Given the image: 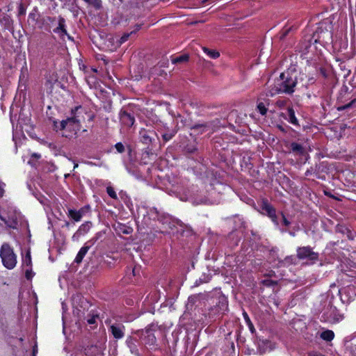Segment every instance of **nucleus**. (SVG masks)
Returning a JSON list of instances; mask_svg holds the SVG:
<instances>
[{
    "label": "nucleus",
    "mask_w": 356,
    "mask_h": 356,
    "mask_svg": "<svg viewBox=\"0 0 356 356\" xmlns=\"http://www.w3.org/2000/svg\"><path fill=\"white\" fill-rule=\"evenodd\" d=\"M298 83L296 76L290 74L289 72H282L280 76L275 79L273 85L270 86L269 93L274 96L279 93L291 95L294 92L295 87Z\"/></svg>",
    "instance_id": "1"
},
{
    "label": "nucleus",
    "mask_w": 356,
    "mask_h": 356,
    "mask_svg": "<svg viewBox=\"0 0 356 356\" xmlns=\"http://www.w3.org/2000/svg\"><path fill=\"white\" fill-rule=\"evenodd\" d=\"M0 257L3 266L8 269H13L17 264L16 255L8 243H3L0 250Z\"/></svg>",
    "instance_id": "2"
},
{
    "label": "nucleus",
    "mask_w": 356,
    "mask_h": 356,
    "mask_svg": "<svg viewBox=\"0 0 356 356\" xmlns=\"http://www.w3.org/2000/svg\"><path fill=\"white\" fill-rule=\"evenodd\" d=\"M297 257L300 259L314 261L318 259V253L309 247H302L297 250Z\"/></svg>",
    "instance_id": "3"
},
{
    "label": "nucleus",
    "mask_w": 356,
    "mask_h": 356,
    "mask_svg": "<svg viewBox=\"0 0 356 356\" xmlns=\"http://www.w3.org/2000/svg\"><path fill=\"white\" fill-rule=\"evenodd\" d=\"M155 331V327L153 325H149L145 330L138 332L140 333V337L144 340L146 344L154 345L156 343V337L154 336V332Z\"/></svg>",
    "instance_id": "4"
},
{
    "label": "nucleus",
    "mask_w": 356,
    "mask_h": 356,
    "mask_svg": "<svg viewBox=\"0 0 356 356\" xmlns=\"http://www.w3.org/2000/svg\"><path fill=\"white\" fill-rule=\"evenodd\" d=\"M60 129H69L70 131H76L80 129V120L77 116L68 118L63 120L60 124Z\"/></svg>",
    "instance_id": "5"
},
{
    "label": "nucleus",
    "mask_w": 356,
    "mask_h": 356,
    "mask_svg": "<svg viewBox=\"0 0 356 356\" xmlns=\"http://www.w3.org/2000/svg\"><path fill=\"white\" fill-rule=\"evenodd\" d=\"M323 321L330 323H336L342 319V316L337 314L334 309H331L330 311L322 316Z\"/></svg>",
    "instance_id": "6"
},
{
    "label": "nucleus",
    "mask_w": 356,
    "mask_h": 356,
    "mask_svg": "<svg viewBox=\"0 0 356 356\" xmlns=\"http://www.w3.org/2000/svg\"><path fill=\"white\" fill-rule=\"evenodd\" d=\"M261 209L266 213V214L272 219L275 223L277 225L278 224L275 209L272 205L268 204L267 201H264L261 205Z\"/></svg>",
    "instance_id": "7"
},
{
    "label": "nucleus",
    "mask_w": 356,
    "mask_h": 356,
    "mask_svg": "<svg viewBox=\"0 0 356 356\" xmlns=\"http://www.w3.org/2000/svg\"><path fill=\"white\" fill-rule=\"evenodd\" d=\"M211 122L195 124L191 128L192 131L191 135L202 134L209 130L211 128Z\"/></svg>",
    "instance_id": "8"
},
{
    "label": "nucleus",
    "mask_w": 356,
    "mask_h": 356,
    "mask_svg": "<svg viewBox=\"0 0 356 356\" xmlns=\"http://www.w3.org/2000/svg\"><path fill=\"white\" fill-rule=\"evenodd\" d=\"M120 116V121L124 125L130 127L134 124L135 120L134 117L131 113L125 111H122Z\"/></svg>",
    "instance_id": "9"
},
{
    "label": "nucleus",
    "mask_w": 356,
    "mask_h": 356,
    "mask_svg": "<svg viewBox=\"0 0 356 356\" xmlns=\"http://www.w3.org/2000/svg\"><path fill=\"white\" fill-rule=\"evenodd\" d=\"M124 326L121 325H112L110 327L111 332L116 339H122L124 337Z\"/></svg>",
    "instance_id": "10"
},
{
    "label": "nucleus",
    "mask_w": 356,
    "mask_h": 356,
    "mask_svg": "<svg viewBox=\"0 0 356 356\" xmlns=\"http://www.w3.org/2000/svg\"><path fill=\"white\" fill-rule=\"evenodd\" d=\"M317 36V38L315 39V42H323L328 38L331 37V33L328 31H324L321 28H318L316 33L314 34V36Z\"/></svg>",
    "instance_id": "11"
},
{
    "label": "nucleus",
    "mask_w": 356,
    "mask_h": 356,
    "mask_svg": "<svg viewBox=\"0 0 356 356\" xmlns=\"http://www.w3.org/2000/svg\"><path fill=\"white\" fill-rule=\"evenodd\" d=\"M154 135V133L151 131H142L140 132L141 136V141L142 143L145 144H149L152 142L153 139V136Z\"/></svg>",
    "instance_id": "12"
},
{
    "label": "nucleus",
    "mask_w": 356,
    "mask_h": 356,
    "mask_svg": "<svg viewBox=\"0 0 356 356\" xmlns=\"http://www.w3.org/2000/svg\"><path fill=\"white\" fill-rule=\"evenodd\" d=\"M299 79L300 82H302V86L305 88L315 83V79L313 76H309L306 74H301Z\"/></svg>",
    "instance_id": "13"
},
{
    "label": "nucleus",
    "mask_w": 356,
    "mask_h": 356,
    "mask_svg": "<svg viewBox=\"0 0 356 356\" xmlns=\"http://www.w3.org/2000/svg\"><path fill=\"white\" fill-rule=\"evenodd\" d=\"M90 247L89 246H83L81 248V250H79V252H78L75 259H74V261L76 263V264H80L83 257H85V255L86 254V253L88 252V250H89Z\"/></svg>",
    "instance_id": "14"
},
{
    "label": "nucleus",
    "mask_w": 356,
    "mask_h": 356,
    "mask_svg": "<svg viewBox=\"0 0 356 356\" xmlns=\"http://www.w3.org/2000/svg\"><path fill=\"white\" fill-rule=\"evenodd\" d=\"M290 149L293 153L299 155H302L305 152L302 145L297 143H292L290 145Z\"/></svg>",
    "instance_id": "15"
},
{
    "label": "nucleus",
    "mask_w": 356,
    "mask_h": 356,
    "mask_svg": "<svg viewBox=\"0 0 356 356\" xmlns=\"http://www.w3.org/2000/svg\"><path fill=\"white\" fill-rule=\"evenodd\" d=\"M189 60V55L188 54H183L179 56H177L176 58H174L172 59V63L173 64H181V63H187Z\"/></svg>",
    "instance_id": "16"
},
{
    "label": "nucleus",
    "mask_w": 356,
    "mask_h": 356,
    "mask_svg": "<svg viewBox=\"0 0 356 356\" xmlns=\"http://www.w3.org/2000/svg\"><path fill=\"white\" fill-rule=\"evenodd\" d=\"M287 115L289 116V121L294 124V125H298V121L297 120V118H296L295 116V111L294 110L291 108V107H289L288 109H287Z\"/></svg>",
    "instance_id": "17"
},
{
    "label": "nucleus",
    "mask_w": 356,
    "mask_h": 356,
    "mask_svg": "<svg viewBox=\"0 0 356 356\" xmlns=\"http://www.w3.org/2000/svg\"><path fill=\"white\" fill-rule=\"evenodd\" d=\"M69 216L73 220H74V221L78 222L81 220L82 217V213L80 211H77L76 210L70 209Z\"/></svg>",
    "instance_id": "18"
},
{
    "label": "nucleus",
    "mask_w": 356,
    "mask_h": 356,
    "mask_svg": "<svg viewBox=\"0 0 356 356\" xmlns=\"http://www.w3.org/2000/svg\"><path fill=\"white\" fill-rule=\"evenodd\" d=\"M334 334L332 330H326L321 333V337L327 341H330L334 339Z\"/></svg>",
    "instance_id": "19"
},
{
    "label": "nucleus",
    "mask_w": 356,
    "mask_h": 356,
    "mask_svg": "<svg viewBox=\"0 0 356 356\" xmlns=\"http://www.w3.org/2000/svg\"><path fill=\"white\" fill-rule=\"evenodd\" d=\"M203 51L211 58H217L220 56V53L217 51L211 50L207 47H204Z\"/></svg>",
    "instance_id": "20"
},
{
    "label": "nucleus",
    "mask_w": 356,
    "mask_h": 356,
    "mask_svg": "<svg viewBox=\"0 0 356 356\" xmlns=\"http://www.w3.org/2000/svg\"><path fill=\"white\" fill-rule=\"evenodd\" d=\"M60 31L63 33L67 35V31L65 29V19L63 17H60L58 19V26L55 30Z\"/></svg>",
    "instance_id": "21"
},
{
    "label": "nucleus",
    "mask_w": 356,
    "mask_h": 356,
    "mask_svg": "<svg viewBox=\"0 0 356 356\" xmlns=\"http://www.w3.org/2000/svg\"><path fill=\"white\" fill-rule=\"evenodd\" d=\"M88 4L92 6L96 9H100L102 7L101 0H84Z\"/></svg>",
    "instance_id": "22"
},
{
    "label": "nucleus",
    "mask_w": 356,
    "mask_h": 356,
    "mask_svg": "<svg viewBox=\"0 0 356 356\" xmlns=\"http://www.w3.org/2000/svg\"><path fill=\"white\" fill-rule=\"evenodd\" d=\"M23 266L27 268L31 267V257L29 252L26 253L25 258L23 259Z\"/></svg>",
    "instance_id": "23"
},
{
    "label": "nucleus",
    "mask_w": 356,
    "mask_h": 356,
    "mask_svg": "<svg viewBox=\"0 0 356 356\" xmlns=\"http://www.w3.org/2000/svg\"><path fill=\"white\" fill-rule=\"evenodd\" d=\"M293 30V26L289 27L286 29L282 30L279 35L280 40H282L285 38L286 35Z\"/></svg>",
    "instance_id": "24"
},
{
    "label": "nucleus",
    "mask_w": 356,
    "mask_h": 356,
    "mask_svg": "<svg viewBox=\"0 0 356 356\" xmlns=\"http://www.w3.org/2000/svg\"><path fill=\"white\" fill-rule=\"evenodd\" d=\"M99 318L98 314H92L87 319V322L89 325L96 324V319Z\"/></svg>",
    "instance_id": "25"
},
{
    "label": "nucleus",
    "mask_w": 356,
    "mask_h": 356,
    "mask_svg": "<svg viewBox=\"0 0 356 356\" xmlns=\"http://www.w3.org/2000/svg\"><path fill=\"white\" fill-rule=\"evenodd\" d=\"M257 109L259 111V112L262 115H265L267 113V108H266L265 105L264 103L262 102H260L258 105H257Z\"/></svg>",
    "instance_id": "26"
},
{
    "label": "nucleus",
    "mask_w": 356,
    "mask_h": 356,
    "mask_svg": "<svg viewBox=\"0 0 356 356\" xmlns=\"http://www.w3.org/2000/svg\"><path fill=\"white\" fill-rule=\"evenodd\" d=\"M106 191L111 197H112L113 199H117V194L115 192L113 188H112L111 186H108L106 188Z\"/></svg>",
    "instance_id": "27"
},
{
    "label": "nucleus",
    "mask_w": 356,
    "mask_h": 356,
    "mask_svg": "<svg viewBox=\"0 0 356 356\" xmlns=\"http://www.w3.org/2000/svg\"><path fill=\"white\" fill-rule=\"evenodd\" d=\"M175 135V131H172V132H167V133H165L163 134V138L165 141H168L169 140H170Z\"/></svg>",
    "instance_id": "28"
},
{
    "label": "nucleus",
    "mask_w": 356,
    "mask_h": 356,
    "mask_svg": "<svg viewBox=\"0 0 356 356\" xmlns=\"http://www.w3.org/2000/svg\"><path fill=\"white\" fill-rule=\"evenodd\" d=\"M25 276L27 280H31L33 276L31 267H29L25 270Z\"/></svg>",
    "instance_id": "29"
},
{
    "label": "nucleus",
    "mask_w": 356,
    "mask_h": 356,
    "mask_svg": "<svg viewBox=\"0 0 356 356\" xmlns=\"http://www.w3.org/2000/svg\"><path fill=\"white\" fill-rule=\"evenodd\" d=\"M135 31H131V33H124V35L120 38V40H119V43H120V44H121L124 43V42H126V41L128 40V38H129V37L130 36V35H131V33H134Z\"/></svg>",
    "instance_id": "30"
},
{
    "label": "nucleus",
    "mask_w": 356,
    "mask_h": 356,
    "mask_svg": "<svg viewBox=\"0 0 356 356\" xmlns=\"http://www.w3.org/2000/svg\"><path fill=\"white\" fill-rule=\"evenodd\" d=\"M115 148H116L117 151L120 153H122L124 152V146L123 145V144L122 143H118L115 145Z\"/></svg>",
    "instance_id": "31"
},
{
    "label": "nucleus",
    "mask_w": 356,
    "mask_h": 356,
    "mask_svg": "<svg viewBox=\"0 0 356 356\" xmlns=\"http://www.w3.org/2000/svg\"><path fill=\"white\" fill-rule=\"evenodd\" d=\"M286 102L285 100H277L276 102V106L279 108H283L286 106Z\"/></svg>",
    "instance_id": "32"
},
{
    "label": "nucleus",
    "mask_w": 356,
    "mask_h": 356,
    "mask_svg": "<svg viewBox=\"0 0 356 356\" xmlns=\"http://www.w3.org/2000/svg\"><path fill=\"white\" fill-rule=\"evenodd\" d=\"M354 101L355 100L352 101L349 104H346L344 106H339L338 108H337L338 111H342V110H344V109H346L347 108H349L352 105V104L354 102Z\"/></svg>",
    "instance_id": "33"
},
{
    "label": "nucleus",
    "mask_w": 356,
    "mask_h": 356,
    "mask_svg": "<svg viewBox=\"0 0 356 356\" xmlns=\"http://www.w3.org/2000/svg\"><path fill=\"white\" fill-rule=\"evenodd\" d=\"M248 326H249V328L251 331L252 333H254L255 332V329L254 327V325L252 323V322L250 321V318H248Z\"/></svg>",
    "instance_id": "34"
},
{
    "label": "nucleus",
    "mask_w": 356,
    "mask_h": 356,
    "mask_svg": "<svg viewBox=\"0 0 356 356\" xmlns=\"http://www.w3.org/2000/svg\"><path fill=\"white\" fill-rule=\"evenodd\" d=\"M282 220L283 223L285 226H289L290 225V222L285 218V216L282 214Z\"/></svg>",
    "instance_id": "35"
},
{
    "label": "nucleus",
    "mask_w": 356,
    "mask_h": 356,
    "mask_svg": "<svg viewBox=\"0 0 356 356\" xmlns=\"http://www.w3.org/2000/svg\"><path fill=\"white\" fill-rule=\"evenodd\" d=\"M149 154H152V153H151L148 150H145L143 153V159H146L147 157H148L149 156Z\"/></svg>",
    "instance_id": "36"
},
{
    "label": "nucleus",
    "mask_w": 356,
    "mask_h": 356,
    "mask_svg": "<svg viewBox=\"0 0 356 356\" xmlns=\"http://www.w3.org/2000/svg\"><path fill=\"white\" fill-rule=\"evenodd\" d=\"M31 157L33 158H35L36 159H38L40 158V154H37V153H33L32 155H31Z\"/></svg>",
    "instance_id": "37"
},
{
    "label": "nucleus",
    "mask_w": 356,
    "mask_h": 356,
    "mask_svg": "<svg viewBox=\"0 0 356 356\" xmlns=\"http://www.w3.org/2000/svg\"><path fill=\"white\" fill-rule=\"evenodd\" d=\"M309 356H324L323 355H321V353H312L309 354Z\"/></svg>",
    "instance_id": "38"
},
{
    "label": "nucleus",
    "mask_w": 356,
    "mask_h": 356,
    "mask_svg": "<svg viewBox=\"0 0 356 356\" xmlns=\"http://www.w3.org/2000/svg\"><path fill=\"white\" fill-rule=\"evenodd\" d=\"M244 317H245V318L246 320V322L248 323V318H249V317H248V314L246 313H244Z\"/></svg>",
    "instance_id": "39"
},
{
    "label": "nucleus",
    "mask_w": 356,
    "mask_h": 356,
    "mask_svg": "<svg viewBox=\"0 0 356 356\" xmlns=\"http://www.w3.org/2000/svg\"><path fill=\"white\" fill-rule=\"evenodd\" d=\"M321 74H323V76H325L326 74H325V72L323 69H321Z\"/></svg>",
    "instance_id": "40"
},
{
    "label": "nucleus",
    "mask_w": 356,
    "mask_h": 356,
    "mask_svg": "<svg viewBox=\"0 0 356 356\" xmlns=\"http://www.w3.org/2000/svg\"><path fill=\"white\" fill-rule=\"evenodd\" d=\"M278 128L282 131H285V130L282 128V126H279Z\"/></svg>",
    "instance_id": "41"
},
{
    "label": "nucleus",
    "mask_w": 356,
    "mask_h": 356,
    "mask_svg": "<svg viewBox=\"0 0 356 356\" xmlns=\"http://www.w3.org/2000/svg\"><path fill=\"white\" fill-rule=\"evenodd\" d=\"M140 25H138H138H136V31H137V30H139V29H140Z\"/></svg>",
    "instance_id": "42"
},
{
    "label": "nucleus",
    "mask_w": 356,
    "mask_h": 356,
    "mask_svg": "<svg viewBox=\"0 0 356 356\" xmlns=\"http://www.w3.org/2000/svg\"><path fill=\"white\" fill-rule=\"evenodd\" d=\"M77 167H78V164L76 163V164L74 165V168H76Z\"/></svg>",
    "instance_id": "43"
},
{
    "label": "nucleus",
    "mask_w": 356,
    "mask_h": 356,
    "mask_svg": "<svg viewBox=\"0 0 356 356\" xmlns=\"http://www.w3.org/2000/svg\"><path fill=\"white\" fill-rule=\"evenodd\" d=\"M135 271H136V268H134L133 269V273H135Z\"/></svg>",
    "instance_id": "44"
}]
</instances>
